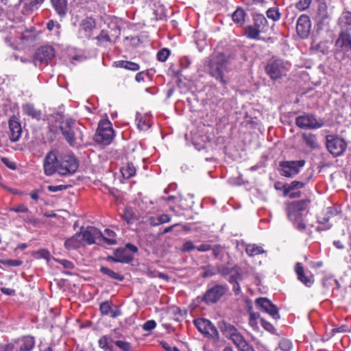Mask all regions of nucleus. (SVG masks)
<instances>
[{
	"instance_id": "obj_64",
	"label": "nucleus",
	"mask_w": 351,
	"mask_h": 351,
	"mask_svg": "<svg viewBox=\"0 0 351 351\" xmlns=\"http://www.w3.org/2000/svg\"><path fill=\"white\" fill-rule=\"evenodd\" d=\"M171 221V217L166 214H162L158 216V221L160 222V224H162L165 223H167Z\"/></svg>"
},
{
	"instance_id": "obj_61",
	"label": "nucleus",
	"mask_w": 351,
	"mask_h": 351,
	"mask_svg": "<svg viewBox=\"0 0 351 351\" xmlns=\"http://www.w3.org/2000/svg\"><path fill=\"white\" fill-rule=\"evenodd\" d=\"M11 210L14 211L15 213H25L29 212L28 208L24 204H20L16 207L12 208Z\"/></svg>"
},
{
	"instance_id": "obj_57",
	"label": "nucleus",
	"mask_w": 351,
	"mask_h": 351,
	"mask_svg": "<svg viewBox=\"0 0 351 351\" xmlns=\"http://www.w3.org/2000/svg\"><path fill=\"white\" fill-rule=\"evenodd\" d=\"M156 326V323L154 320H148L143 326V329L145 331H150L154 329Z\"/></svg>"
},
{
	"instance_id": "obj_5",
	"label": "nucleus",
	"mask_w": 351,
	"mask_h": 351,
	"mask_svg": "<svg viewBox=\"0 0 351 351\" xmlns=\"http://www.w3.org/2000/svg\"><path fill=\"white\" fill-rule=\"evenodd\" d=\"M287 66V63L282 60H270L265 66V71L271 80H276L286 75L289 69Z\"/></svg>"
},
{
	"instance_id": "obj_43",
	"label": "nucleus",
	"mask_w": 351,
	"mask_h": 351,
	"mask_svg": "<svg viewBox=\"0 0 351 351\" xmlns=\"http://www.w3.org/2000/svg\"><path fill=\"white\" fill-rule=\"evenodd\" d=\"M45 0H31L29 3L27 0H20L21 3H23L24 6L27 7L29 10L37 9Z\"/></svg>"
},
{
	"instance_id": "obj_12",
	"label": "nucleus",
	"mask_w": 351,
	"mask_h": 351,
	"mask_svg": "<svg viewBox=\"0 0 351 351\" xmlns=\"http://www.w3.org/2000/svg\"><path fill=\"white\" fill-rule=\"evenodd\" d=\"M326 147L331 154L334 156H339L346 150V143L341 138L328 136L326 138Z\"/></svg>"
},
{
	"instance_id": "obj_63",
	"label": "nucleus",
	"mask_w": 351,
	"mask_h": 351,
	"mask_svg": "<svg viewBox=\"0 0 351 351\" xmlns=\"http://www.w3.org/2000/svg\"><path fill=\"white\" fill-rule=\"evenodd\" d=\"M66 189V186L65 185H56V186H48V190L50 191V192H53V193H55V192H58L59 191H62L64 189Z\"/></svg>"
},
{
	"instance_id": "obj_34",
	"label": "nucleus",
	"mask_w": 351,
	"mask_h": 351,
	"mask_svg": "<svg viewBox=\"0 0 351 351\" xmlns=\"http://www.w3.org/2000/svg\"><path fill=\"white\" fill-rule=\"evenodd\" d=\"M245 12L243 9L238 8L232 14V19L233 21L239 26H241L245 23Z\"/></svg>"
},
{
	"instance_id": "obj_41",
	"label": "nucleus",
	"mask_w": 351,
	"mask_h": 351,
	"mask_svg": "<svg viewBox=\"0 0 351 351\" xmlns=\"http://www.w3.org/2000/svg\"><path fill=\"white\" fill-rule=\"evenodd\" d=\"M136 121L137 122V127L141 130H146L150 126L148 118L147 117H143L138 113L136 114Z\"/></svg>"
},
{
	"instance_id": "obj_16",
	"label": "nucleus",
	"mask_w": 351,
	"mask_h": 351,
	"mask_svg": "<svg viewBox=\"0 0 351 351\" xmlns=\"http://www.w3.org/2000/svg\"><path fill=\"white\" fill-rule=\"evenodd\" d=\"M194 324L197 330L202 334L210 336V337H218V330L212 323L206 319H196L194 320Z\"/></svg>"
},
{
	"instance_id": "obj_9",
	"label": "nucleus",
	"mask_w": 351,
	"mask_h": 351,
	"mask_svg": "<svg viewBox=\"0 0 351 351\" xmlns=\"http://www.w3.org/2000/svg\"><path fill=\"white\" fill-rule=\"evenodd\" d=\"M304 160L282 161L280 162L281 175L285 177H293L297 175L305 165Z\"/></svg>"
},
{
	"instance_id": "obj_50",
	"label": "nucleus",
	"mask_w": 351,
	"mask_h": 351,
	"mask_svg": "<svg viewBox=\"0 0 351 351\" xmlns=\"http://www.w3.org/2000/svg\"><path fill=\"white\" fill-rule=\"evenodd\" d=\"M169 54L170 51L166 48H163L157 53V59L160 62H165Z\"/></svg>"
},
{
	"instance_id": "obj_36",
	"label": "nucleus",
	"mask_w": 351,
	"mask_h": 351,
	"mask_svg": "<svg viewBox=\"0 0 351 351\" xmlns=\"http://www.w3.org/2000/svg\"><path fill=\"white\" fill-rule=\"evenodd\" d=\"M123 176L125 178H130L136 173V168L132 162H128L121 169Z\"/></svg>"
},
{
	"instance_id": "obj_51",
	"label": "nucleus",
	"mask_w": 351,
	"mask_h": 351,
	"mask_svg": "<svg viewBox=\"0 0 351 351\" xmlns=\"http://www.w3.org/2000/svg\"><path fill=\"white\" fill-rule=\"evenodd\" d=\"M35 256L38 258H43L47 261H49L51 258L50 252L45 249H41L35 252Z\"/></svg>"
},
{
	"instance_id": "obj_11",
	"label": "nucleus",
	"mask_w": 351,
	"mask_h": 351,
	"mask_svg": "<svg viewBox=\"0 0 351 351\" xmlns=\"http://www.w3.org/2000/svg\"><path fill=\"white\" fill-rule=\"evenodd\" d=\"M223 334L230 339L237 348H239L246 341L241 332L232 325L224 323L221 326Z\"/></svg>"
},
{
	"instance_id": "obj_52",
	"label": "nucleus",
	"mask_w": 351,
	"mask_h": 351,
	"mask_svg": "<svg viewBox=\"0 0 351 351\" xmlns=\"http://www.w3.org/2000/svg\"><path fill=\"white\" fill-rule=\"evenodd\" d=\"M1 263L5 266L10 267H18L22 265L23 262L20 260H13V259H5L1 260Z\"/></svg>"
},
{
	"instance_id": "obj_40",
	"label": "nucleus",
	"mask_w": 351,
	"mask_h": 351,
	"mask_svg": "<svg viewBox=\"0 0 351 351\" xmlns=\"http://www.w3.org/2000/svg\"><path fill=\"white\" fill-rule=\"evenodd\" d=\"M100 271L103 274L108 276V277H110L112 279L118 280L121 281L124 278L122 275L113 271L112 270H111L110 269H109L106 267H104V266L101 267Z\"/></svg>"
},
{
	"instance_id": "obj_25",
	"label": "nucleus",
	"mask_w": 351,
	"mask_h": 351,
	"mask_svg": "<svg viewBox=\"0 0 351 351\" xmlns=\"http://www.w3.org/2000/svg\"><path fill=\"white\" fill-rule=\"evenodd\" d=\"M100 311L102 315H108L110 317L114 318L120 315L121 312L117 308H112V306L109 302H104L100 304Z\"/></svg>"
},
{
	"instance_id": "obj_46",
	"label": "nucleus",
	"mask_w": 351,
	"mask_h": 351,
	"mask_svg": "<svg viewBox=\"0 0 351 351\" xmlns=\"http://www.w3.org/2000/svg\"><path fill=\"white\" fill-rule=\"evenodd\" d=\"M259 317L260 315L258 313H250L249 324L254 329L258 328V319L259 318Z\"/></svg>"
},
{
	"instance_id": "obj_48",
	"label": "nucleus",
	"mask_w": 351,
	"mask_h": 351,
	"mask_svg": "<svg viewBox=\"0 0 351 351\" xmlns=\"http://www.w3.org/2000/svg\"><path fill=\"white\" fill-rule=\"evenodd\" d=\"M115 345L122 351H132L129 342L118 340L114 342Z\"/></svg>"
},
{
	"instance_id": "obj_15",
	"label": "nucleus",
	"mask_w": 351,
	"mask_h": 351,
	"mask_svg": "<svg viewBox=\"0 0 351 351\" xmlns=\"http://www.w3.org/2000/svg\"><path fill=\"white\" fill-rule=\"evenodd\" d=\"M255 304L259 309L269 314L273 319H278L280 318L278 308L267 298H257Z\"/></svg>"
},
{
	"instance_id": "obj_6",
	"label": "nucleus",
	"mask_w": 351,
	"mask_h": 351,
	"mask_svg": "<svg viewBox=\"0 0 351 351\" xmlns=\"http://www.w3.org/2000/svg\"><path fill=\"white\" fill-rule=\"evenodd\" d=\"M138 248L130 243H128L123 248H119L114 252V256H108V260L115 263H128L133 259L132 254L137 252Z\"/></svg>"
},
{
	"instance_id": "obj_35",
	"label": "nucleus",
	"mask_w": 351,
	"mask_h": 351,
	"mask_svg": "<svg viewBox=\"0 0 351 351\" xmlns=\"http://www.w3.org/2000/svg\"><path fill=\"white\" fill-rule=\"evenodd\" d=\"M34 346V339L32 337L26 336L21 340L19 351H30Z\"/></svg>"
},
{
	"instance_id": "obj_1",
	"label": "nucleus",
	"mask_w": 351,
	"mask_h": 351,
	"mask_svg": "<svg viewBox=\"0 0 351 351\" xmlns=\"http://www.w3.org/2000/svg\"><path fill=\"white\" fill-rule=\"evenodd\" d=\"M228 72V61L225 55L219 53L212 57L209 63L210 75L226 85L229 80Z\"/></svg>"
},
{
	"instance_id": "obj_14",
	"label": "nucleus",
	"mask_w": 351,
	"mask_h": 351,
	"mask_svg": "<svg viewBox=\"0 0 351 351\" xmlns=\"http://www.w3.org/2000/svg\"><path fill=\"white\" fill-rule=\"evenodd\" d=\"M54 57L55 51L51 46H43L37 49L34 63L35 66H37L38 62L47 64Z\"/></svg>"
},
{
	"instance_id": "obj_62",
	"label": "nucleus",
	"mask_w": 351,
	"mask_h": 351,
	"mask_svg": "<svg viewBox=\"0 0 351 351\" xmlns=\"http://www.w3.org/2000/svg\"><path fill=\"white\" fill-rule=\"evenodd\" d=\"M57 261L60 263L64 268L66 269H73L74 265L73 263L65 259L57 260Z\"/></svg>"
},
{
	"instance_id": "obj_2",
	"label": "nucleus",
	"mask_w": 351,
	"mask_h": 351,
	"mask_svg": "<svg viewBox=\"0 0 351 351\" xmlns=\"http://www.w3.org/2000/svg\"><path fill=\"white\" fill-rule=\"evenodd\" d=\"M308 204V201L300 200L293 202L287 208V216L289 219L298 230L302 232L304 231L306 229L304 217L307 213L306 208Z\"/></svg>"
},
{
	"instance_id": "obj_29",
	"label": "nucleus",
	"mask_w": 351,
	"mask_h": 351,
	"mask_svg": "<svg viewBox=\"0 0 351 351\" xmlns=\"http://www.w3.org/2000/svg\"><path fill=\"white\" fill-rule=\"evenodd\" d=\"M22 110L24 114L31 117L32 119L36 120H40L41 119V111L34 108L32 104H25L22 107Z\"/></svg>"
},
{
	"instance_id": "obj_44",
	"label": "nucleus",
	"mask_w": 351,
	"mask_h": 351,
	"mask_svg": "<svg viewBox=\"0 0 351 351\" xmlns=\"http://www.w3.org/2000/svg\"><path fill=\"white\" fill-rule=\"evenodd\" d=\"M120 66L133 71H138L140 69V66L138 64L129 61H122L120 63Z\"/></svg>"
},
{
	"instance_id": "obj_4",
	"label": "nucleus",
	"mask_w": 351,
	"mask_h": 351,
	"mask_svg": "<svg viewBox=\"0 0 351 351\" xmlns=\"http://www.w3.org/2000/svg\"><path fill=\"white\" fill-rule=\"evenodd\" d=\"M60 165L58 174L66 176L75 173L79 166L78 161L73 154H62L60 157Z\"/></svg>"
},
{
	"instance_id": "obj_21",
	"label": "nucleus",
	"mask_w": 351,
	"mask_h": 351,
	"mask_svg": "<svg viewBox=\"0 0 351 351\" xmlns=\"http://www.w3.org/2000/svg\"><path fill=\"white\" fill-rule=\"evenodd\" d=\"M340 32H348L351 30V12L343 11L338 19Z\"/></svg>"
},
{
	"instance_id": "obj_47",
	"label": "nucleus",
	"mask_w": 351,
	"mask_h": 351,
	"mask_svg": "<svg viewBox=\"0 0 351 351\" xmlns=\"http://www.w3.org/2000/svg\"><path fill=\"white\" fill-rule=\"evenodd\" d=\"M217 274H218L217 267L215 268L214 267L208 265V266L204 267V272L202 274V276L204 278H208V277L213 276Z\"/></svg>"
},
{
	"instance_id": "obj_55",
	"label": "nucleus",
	"mask_w": 351,
	"mask_h": 351,
	"mask_svg": "<svg viewBox=\"0 0 351 351\" xmlns=\"http://www.w3.org/2000/svg\"><path fill=\"white\" fill-rule=\"evenodd\" d=\"M96 38L98 40L100 43H104L106 42H110V38L108 33L102 30L100 34L96 37Z\"/></svg>"
},
{
	"instance_id": "obj_58",
	"label": "nucleus",
	"mask_w": 351,
	"mask_h": 351,
	"mask_svg": "<svg viewBox=\"0 0 351 351\" xmlns=\"http://www.w3.org/2000/svg\"><path fill=\"white\" fill-rule=\"evenodd\" d=\"M239 351H255L254 347L250 345L247 341H245L239 348Z\"/></svg>"
},
{
	"instance_id": "obj_8",
	"label": "nucleus",
	"mask_w": 351,
	"mask_h": 351,
	"mask_svg": "<svg viewBox=\"0 0 351 351\" xmlns=\"http://www.w3.org/2000/svg\"><path fill=\"white\" fill-rule=\"evenodd\" d=\"M114 136V130L108 121L100 122L95 134V141L98 143L108 145Z\"/></svg>"
},
{
	"instance_id": "obj_28",
	"label": "nucleus",
	"mask_w": 351,
	"mask_h": 351,
	"mask_svg": "<svg viewBox=\"0 0 351 351\" xmlns=\"http://www.w3.org/2000/svg\"><path fill=\"white\" fill-rule=\"evenodd\" d=\"M302 140L305 145L311 149H317L319 147L315 134L310 132H304L302 134Z\"/></svg>"
},
{
	"instance_id": "obj_23",
	"label": "nucleus",
	"mask_w": 351,
	"mask_h": 351,
	"mask_svg": "<svg viewBox=\"0 0 351 351\" xmlns=\"http://www.w3.org/2000/svg\"><path fill=\"white\" fill-rule=\"evenodd\" d=\"M295 271L297 274L298 280L304 284L306 287H311L313 283V277L312 276H306L304 268L301 263H297L295 266Z\"/></svg>"
},
{
	"instance_id": "obj_53",
	"label": "nucleus",
	"mask_w": 351,
	"mask_h": 351,
	"mask_svg": "<svg viewBox=\"0 0 351 351\" xmlns=\"http://www.w3.org/2000/svg\"><path fill=\"white\" fill-rule=\"evenodd\" d=\"M279 348L283 351H289L292 348V343L289 339H282L279 343Z\"/></svg>"
},
{
	"instance_id": "obj_20",
	"label": "nucleus",
	"mask_w": 351,
	"mask_h": 351,
	"mask_svg": "<svg viewBox=\"0 0 351 351\" xmlns=\"http://www.w3.org/2000/svg\"><path fill=\"white\" fill-rule=\"evenodd\" d=\"M218 274H220L223 276L230 275V282H234L240 275L238 267H230L228 265H220L217 266Z\"/></svg>"
},
{
	"instance_id": "obj_42",
	"label": "nucleus",
	"mask_w": 351,
	"mask_h": 351,
	"mask_svg": "<svg viewBox=\"0 0 351 351\" xmlns=\"http://www.w3.org/2000/svg\"><path fill=\"white\" fill-rule=\"evenodd\" d=\"M267 17L274 21H278L280 19V13L278 8H269L266 12Z\"/></svg>"
},
{
	"instance_id": "obj_56",
	"label": "nucleus",
	"mask_w": 351,
	"mask_h": 351,
	"mask_svg": "<svg viewBox=\"0 0 351 351\" xmlns=\"http://www.w3.org/2000/svg\"><path fill=\"white\" fill-rule=\"evenodd\" d=\"M317 49L323 54H327L329 52L328 42H321L317 45Z\"/></svg>"
},
{
	"instance_id": "obj_39",
	"label": "nucleus",
	"mask_w": 351,
	"mask_h": 351,
	"mask_svg": "<svg viewBox=\"0 0 351 351\" xmlns=\"http://www.w3.org/2000/svg\"><path fill=\"white\" fill-rule=\"evenodd\" d=\"M267 25V21L263 14H256L254 17V25L263 32Z\"/></svg>"
},
{
	"instance_id": "obj_3",
	"label": "nucleus",
	"mask_w": 351,
	"mask_h": 351,
	"mask_svg": "<svg viewBox=\"0 0 351 351\" xmlns=\"http://www.w3.org/2000/svg\"><path fill=\"white\" fill-rule=\"evenodd\" d=\"M335 58L339 61L351 55V34L349 32H340L335 41Z\"/></svg>"
},
{
	"instance_id": "obj_45",
	"label": "nucleus",
	"mask_w": 351,
	"mask_h": 351,
	"mask_svg": "<svg viewBox=\"0 0 351 351\" xmlns=\"http://www.w3.org/2000/svg\"><path fill=\"white\" fill-rule=\"evenodd\" d=\"M304 186V184L302 182L299 181H293L291 182L289 185L286 186L284 190V193H287L288 192H290L291 191H293L295 189H301Z\"/></svg>"
},
{
	"instance_id": "obj_54",
	"label": "nucleus",
	"mask_w": 351,
	"mask_h": 351,
	"mask_svg": "<svg viewBox=\"0 0 351 351\" xmlns=\"http://www.w3.org/2000/svg\"><path fill=\"white\" fill-rule=\"evenodd\" d=\"M261 326L263 327L265 330H267L268 332L272 334H274L276 332L275 328L269 322L265 320L264 319H261Z\"/></svg>"
},
{
	"instance_id": "obj_17",
	"label": "nucleus",
	"mask_w": 351,
	"mask_h": 351,
	"mask_svg": "<svg viewBox=\"0 0 351 351\" xmlns=\"http://www.w3.org/2000/svg\"><path fill=\"white\" fill-rule=\"evenodd\" d=\"M311 27V23L310 18L306 15H301L296 24V32L298 35L301 38H306L308 36Z\"/></svg>"
},
{
	"instance_id": "obj_49",
	"label": "nucleus",
	"mask_w": 351,
	"mask_h": 351,
	"mask_svg": "<svg viewBox=\"0 0 351 351\" xmlns=\"http://www.w3.org/2000/svg\"><path fill=\"white\" fill-rule=\"evenodd\" d=\"M311 1V0H298L295 3V7L300 11H304L309 8Z\"/></svg>"
},
{
	"instance_id": "obj_32",
	"label": "nucleus",
	"mask_w": 351,
	"mask_h": 351,
	"mask_svg": "<svg viewBox=\"0 0 351 351\" xmlns=\"http://www.w3.org/2000/svg\"><path fill=\"white\" fill-rule=\"evenodd\" d=\"M242 245L245 247V252L250 256H254L265 252L261 246L256 244L243 243Z\"/></svg>"
},
{
	"instance_id": "obj_27",
	"label": "nucleus",
	"mask_w": 351,
	"mask_h": 351,
	"mask_svg": "<svg viewBox=\"0 0 351 351\" xmlns=\"http://www.w3.org/2000/svg\"><path fill=\"white\" fill-rule=\"evenodd\" d=\"M9 127L10 130V139L12 141H17L21 137L22 129L21 124L15 120H10Z\"/></svg>"
},
{
	"instance_id": "obj_19",
	"label": "nucleus",
	"mask_w": 351,
	"mask_h": 351,
	"mask_svg": "<svg viewBox=\"0 0 351 351\" xmlns=\"http://www.w3.org/2000/svg\"><path fill=\"white\" fill-rule=\"evenodd\" d=\"M79 125V123L71 118H67L65 120L61 121L60 128L64 138L68 143L69 142L75 141L69 136V134Z\"/></svg>"
},
{
	"instance_id": "obj_31",
	"label": "nucleus",
	"mask_w": 351,
	"mask_h": 351,
	"mask_svg": "<svg viewBox=\"0 0 351 351\" xmlns=\"http://www.w3.org/2000/svg\"><path fill=\"white\" fill-rule=\"evenodd\" d=\"M28 40V36H27L25 34H23L20 37V42H18L15 38H13L12 36H9L5 38V43L10 47H12L14 49H18L19 45L20 44L22 45H26L27 44Z\"/></svg>"
},
{
	"instance_id": "obj_38",
	"label": "nucleus",
	"mask_w": 351,
	"mask_h": 351,
	"mask_svg": "<svg viewBox=\"0 0 351 351\" xmlns=\"http://www.w3.org/2000/svg\"><path fill=\"white\" fill-rule=\"evenodd\" d=\"M122 218L128 223H132L137 219V215L132 208L126 207L122 215Z\"/></svg>"
},
{
	"instance_id": "obj_10",
	"label": "nucleus",
	"mask_w": 351,
	"mask_h": 351,
	"mask_svg": "<svg viewBox=\"0 0 351 351\" xmlns=\"http://www.w3.org/2000/svg\"><path fill=\"white\" fill-rule=\"evenodd\" d=\"M295 124L302 129L315 130L322 128L324 123L321 120H317L313 115L306 114L298 117Z\"/></svg>"
},
{
	"instance_id": "obj_7",
	"label": "nucleus",
	"mask_w": 351,
	"mask_h": 351,
	"mask_svg": "<svg viewBox=\"0 0 351 351\" xmlns=\"http://www.w3.org/2000/svg\"><path fill=\"white\" fill-rule=\"evenodd\" d=\"M60 156L57 149H53L47 154L43 163L44 172L47 176H51L56 172L58 173Z\"/></svg>"
},
{
	"instance_id": "obj_59",
	"label": "nucleus",
	"mask_w": 351,
	"mask_h": 351,
	"mask_svg": "<svg viewBox=\"0 0 351 351\" xmlns=\"http://www.w3.org/2000/svg\"><path fill=\"white\" fill-rule=\"evenodd\" d=\"M195 248V247L193 243L191 241H188L183 244L181 250L182 252H190Z\"/></svg>"
},
{
	"instance_id": "obj_60",
	"label": "nucleus",
	"mask_w": 351,
	"mask_h": 351,
	"mask_svg": "<svg viewBox=\"0 0 351 351\" xmlns=\"http://www.w3.org/2000/svg\"><path fill=\"white\" fill-rule=\"evenodd\" d=\"M2 162L10 169H15L16 166L14 162L10 160L8 158L3 157L1 158Z\"/></svg>"
},
{
	"instance_id": "obj_13",
	"label": "nucleus",
	"mask_w": 351,
	"mask_h": 351,
	"mask_svg": "<svg viewBox=\"0 0 351 351\" xmlns=\"http://www.w3.org/2000/svg\"><path fill=\"white\" fill-rule=\"evenodd\" d=\"M80 234L82 236L84 245L99 243L101 241V237H103V233L99 229L93 226H88Z\"/></svg>"
},
{
	"instance_id": "obj_18",
	"label": "nucleus",
	"mask_w": 351,
	"mask_h": 351,
	"mask_svg": "<svg viewBox=\"0 0 351 351\" xmlns=\"http://www.w3.org/2000/svg\"><path fill=\"white\" fill-rule=\"evenodd\" d=\"M226 287L223 285H215L207 290L204 296V300L206 303H215L225 293Z\"/></svg>"
},
{
	"instance_id": "obj_37",
	"label": "nucleus",
	"mask_w": 351,
	"mask_h": 351,
	"mask_svg": "<svg viewBox=\"0 0 351 351\" xmlns=\"http://www.w3.org/2000/svg\"><path fill=\"white\" fill-rule=\"evenodd\" d=\"M101 241H105L108 245H114L117 243L115 232L113 230L106 229Z\"/></svg>"
},
{
	"instance_id": "obj_26",
	"label": "nucleus",
	"mask_w": 351,
	"mask_h": 351,
	"mask_svg": "<svg viewBox=\"0 0 351 351\" xmlns=\"http://www.w3.org/2000/svg\"><path fill=\"white\" fill-rule=\"evenodd\" d=\"M82 245H84V244L82 241V236L80 232L75 234L64 242L65 247L69 250L77 249Z\"/></svg>"
},
{
	"instance_id": "obj_33",
	"label": "nucleus",
	"mask_w": 351,
	"mask_h": 351,
	"mask_svg": "<svg viewBox=\"0 0 351 351\" xmlns=\"http://www.w3.org/2000/svg\"><path fill=\"white\" fill-rule=\"evenodd\" d=\"M261 32V29H259L257 27H255L254 25H247L245 28V35L248 38L250 39L259 40L260 33Z\"/></svg>"
},
{
	"instance_id": "obj_30",
	"label": "nucleus",
	"mask_w": 351,
	"mask_h": 351,
	"mask_svg": "<svg viewBox=\"0 0 351 351\" xmlns=\"http://www.w3.org/2000/svg\"><path fill=\"white\" fill-rule=\"evenodd\" d=\"M51 1L55 10L60 16L66 14L67 10L66 0H51Z\"/></svg>"
},
{
	"instance_id": "obj_22",
	"label": "nucleus",
	"mask_w": 351,
	"mask_h": 351,
	"mask_svg": "<svg viewBox=\"0 0 351 351\" xmlns=\"http://www.w3.org/2000/svg\"><path fill=\"white\" fill-rule=\"evenodd\" d=\"M83 128L84 127L80 124L69 134L75 141L74 142H69L71 146L79 147L84 143Z\"/></svg>"
},
{
	"instance_id": "obj_24",
	"label": "nucleus",
	"mask_w": 351,
	"mask_h": 351,
	"mask_svg": "<svg viewBox=\"0 0 351 351\" xmlns=\"http://www.w3.org/2000/svg\"><path fill=\"white\" fill-rule=\"evenodd\" d=\"M94 27L95 21L91 18H86L80 23V34L82 36L90 37Z\"/></svg>"
}]
</instances>
